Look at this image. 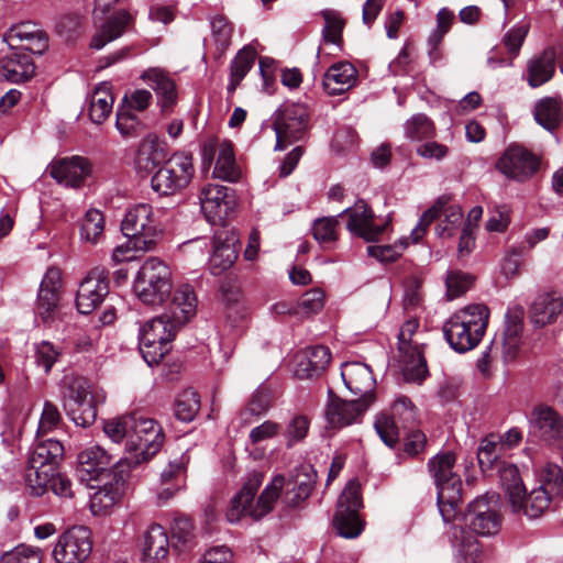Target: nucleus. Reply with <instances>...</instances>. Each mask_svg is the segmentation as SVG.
Returning <instances> with one entry per match:
<instances>
[{
	"instance_id": "obj_1",
	"label": "nucleus",
	"mask_w": 563,
	"mask_h": 563,
	"mask_svg": "<svg viewBox=\"0 0 563 563\" xmlns=\"http://www.w3.org/2000/svg\"><path fill=\"white\" fill-rule=\"evenodd\" d=\"M463 525H454L452 547L456 563H482L484 553L477 538L495 536L501 528L503 517L499 500L495 494L475 498L463 515Z\"/></svg>"
},
{
	"instance_id": "obj_2",
	"label": "nucleus",
	"mask_w": 563,
	"mask_h": 563,
	"mask_svg": "<svg viewBox=\"0 0 563 563\" xmlns=\"http://www.w3.org/2000/svg\"><path fill=\"white\" fill-rule=\"evenodd\" d=\"M263 479L264 474L258 471L246 475L242 488L232 497L227 509L229 522L236 523L244 517L261 520L273 511L286 486V478L283 475L274 476L262 493L256 495Z\"/></svg>"
},
{
	"instance_id": "obj_3",
	"label": "nucleus",
	"mask_w": 563,
	"mask_h": 563,
	"mask_svg": "<svg viewBox=\"0 0 563 563\" xmlns=\"http://www.w3.org/2000/svg\"><path fill=\"white\" fill-rule=\"evenodd\" d=\"M489 319V310L484 305H470L453 313L443 324V334L450 346L465 353L475 349L482 341Z\"/></svg>"
},
{
	"instance_id": "obj_4",
	"label": "nucleus",
	"mask_w": 563,
	"mask_h": 563,
	"mask_svg": "<svg viewBox=\"0 0 563 563\" xmlns=\"http://www.w3.org/2000/svg\"><path fill=\"white\" fill-rule=\"evenodd\" d=\"M455 455L452 452H441L429 463L438 488V506L445 522L456 518V511L462 501V479L455 471Z\"/></svg>"
},
{
	"instance_id": "obj_5",
	"label": "nucleus",
	"mask_w": 563,
	"mask_h": 563,
	"mask_svg": "<svg viewBox=\"0 0 563 563\" xmlns=\"http://www.w3.org/2000/svg\"><path fill=\"white\" fill-rule=\"evenodd\" d=\"M172 272L157 257H148L134 280V292L145 305H162L172 294Z\"/></svg>"
},
{
	"instance_id": "obj_6",
	"label": "nucleus",
	"mask_w": 563,
	"mask_h": 563,
	"mask_svg": "<svg viewBox=\"0 0 563 563\" xmlns=\"http://www.w3.org/2000/svg\"><path fill=\"white\" fill-rule=\"evenodd\" d=\"M121 230L128 239H134V245L141 252L153 250L164 231L155 210L148 203L129 208L121 222Z\"/></svg>"
},
{
	"instance_id": "obj_7",
	"label": "nucleus",
	"mask_w": 563,
	"mask_h": 563,
	"mask_svg": "<svg viewBox=\"0 0 563 563\" xmlns=\"http://www.w3.org/2000/svg\"><path fill=\"white\" fill-rule=\"evenodd\" d=\"M130 438L126 450L131 456H125L131 462V470L141 463L150 461L162 448L164 433L162 427L152 418L142 413H132Z\"/></svg>"
},
{
	"instance_id": "obj_8",
	"label": "nucleus",
	"mask_w": 563,
	"mask_h": 563,
	"mask_svg": "<svg viewBox=\"0 0 563 563\" xmlns=\"http://www.w3.org/2000/svg\"><path fill=\"white\" fill-rule=\"evenodd\" d=\"M63 408L79 427L92 424L97 417L90 383L80 376H65L63 380Z\"/></svg>"
},
{
	"instance_id": "obj_9",
	"label": "nucleus",
	"mask_w": 563,
	"mask_h": 563,
	"mask_svg": "<svg viewBox=\"0 0 563 563\" xmlns=\"http://www.w3.org/2000/svg\"><path fill=\"white\" fill-rule=\"evenodd\" d=\"M419 325V321L411 318L401 325L398 334L399 363L404 379L409 383H421L428 375L423 344L416 338Z\"/></svg>"
},
{
	"instance_id": "obj_10",
	"label": "nucleus",
	"mask_w": 563,
	"mask_h": 563,
	"mask_svg": "<svg viewBox=\"0 0 563 563\" xmlns=\"http://www.w3.org/2000/svg\"><path fill=\"white\" fill-rule=\"evenodd\" d=\"M194 175L191 155L177 152L155 172L151 179V186L159 196H174L189 186Z\"/></svg>"
},
{
	"instance_id": "obj_11",
	"label": "nucleus",
	"mask_w": 563,
	"mask_h": 563,
	"mask_svg": "<svg viewBox=\"0 0 563 563\" xmlns=\"http://www.w3.org/2000/svg\"><path fill=\"white\" fill-rule=\"evenodd\" d=\"M180 328L165 313L147 321L140 330V351L150 365L158 364L168 353Z\"/></svg>"
},
{
	"instance_id": "obj_12",
	"label": "nucleus",
	"mask_w": 563,
	"mask_h": 563,
	"mask_svg": "<svg viewBox=\"0 0 563 563\" xmlns=\"http://www.w3.org/2000/svg\"><path fill=\"white\" fill-rule=\"evenodd\" d=\"M309 128V112L303 103L286 102L273 115L276 134V151H283L291 143L300 141Z\"/></svg>"
},
{
	"instance_id": "obj_13",
	"label": "nucleus",
	"mask_w": 563,
	"mask_h": 563,
	"mask_svg": "<svg viewBox=\"0 0 563 563\" xmlns=\"http://www.w3.org/2000/svg\"><path fill=\"white\" fill-rule=\"evenodd\" d=\"M131 462L128 459L119 460L104 484L90 497V509L93 515L103 516L118 505L126 494Z\"/></svg>"
},
{
	"instance_id": "obj_14",
	"label": "nucleus",
	"mask_w": 563,
	"mask_h": 563,
	"mask_svg": "<svg viewBox=\"0 0 563 563\" xmlns=\"http://www.w3.org/2000/svg\"><path fill=\"white\" fill-rule=\"evenodd\" d=\"M119 0H95L92 10L93 19L103 20L96 34L91 38L90 46L101 49L106 44L119 38L133 22L132 15L124 9L107 14L114 8Z\"/></svg>"
},
{
	"instance_id": "obj_15",
	"label": "nucleus",
	"mask_w": 563,
	"mask_h": 563,
	"mask_svg": "<svg viewBox=\"0 0 563 563\" xmlns=\"http://www.w3.org/2000/svg\"><path fill=\"white\" fill-rule=\"evenodd\" d=\"M362 507L361 487L356 481H350L338 499L334 527L339 534L353 539L361 534L363 523L358 516Z\"/></svg>"
},
{
	"instance_id": "obj_16",
	"label": "nucleus",
	"mask_w": 563,
	"mask_h": 563,
	"mask_svg": "<svg viewBox=\"0 0 563 563\" xmlns=\"http://www.w3.org/2000/svg\"><path fill=\"white\" fill-rule=\"evenodd\" d=\"M91 551V531L84 526H74L58 536L52 558L55 563H84Z\"/></svg>"
},
{
	"instance_id": "obj_17",
	"label": "nucleus",
	"mask_w": 563,
	"mask_h": 563,
	"mask_svg": "<svg viewBox=\"0 0 563 563\" xmlns=\"http://www.w3.org/2000/svg\"><path fill=\"white\" fill-rule=\"evenodd\" d=\"M198 198L201 211L212 224L222 223L235 205L232 190L218 184L203 185L199 190Z\"/></svg>"
},
{
	"instance_id": "obj_18",
	"label": "nucleus",
	"mask_w": 563,
	"mask_h": 563,
	"mask_svg": "<svg viewBox=\"0 0 563 563\" xmlns=\"http://www.w3.org/2000/svg\"><path fill=\"white\" fill-rule=\"evenodd\" d=\"M373 404V397L343 400L329 391L325 418L332 428H343L361 420L363 413Z\"/></svg>"
},
{
	"instance_id": "obj_19",
	"label": "nucleus",
	"mask_w": 563,
	"mask_h": 563,
	"mask_svg": "<svg viewBox=\"0 0 563 563\" xmlns=\"http://www.w3.org/2000/svg\"><path fill=\"white\" fill-rule=\"evenodd\" d=\"M496 167L507 178L525 181L538 170L539 159L523 147L514 145L505 151Z\"/></svg>"
},
{
	"instance_id": "obj_20",
	"label": "nucleus",
	"mask_w": 563,
	"mask_h": 563,
	"mask_svg": "<svg viewBox=\"0 0 563 563\" xmlns=\"http://www.w3.org/2000/svg\"><path fill=\"white\" fill-rule=\"evenodd\" d=\"M109 291L107 273L103 268L96 267L80 282L76 305L80 313L88 314L96 309Z\"/></svg>"
},
{
	"instance_id": "obj_21",
	"label": "nucleus",
	"mask_w": 563,
	"mask_h": 563,
	"mask_svg": "<svg viewBox=\"0 0 563 563\" xmlns=\"http://www.w3.org/2000/svg\"><path fill=\"white\" fill-rule=\"evenodd\" d=\"M47 170L58 184L70 188H79L90 175L91 165L86 157L74 155L52 161Z\"/></svg>"
},
{
	"instance_id": "obj_22",
	"label": "nucleus",
	"mask_w": 563,
	"mask_h": 563,
	"mask_svg": "<svg viewBox=\"0 0 563 563\" xmlns=\"http://www.w3.org/2000/svg\"><path fill=\"white\" fill-rule=\"evenodd\" d=\"M239 239L233 230L221 229L213 235L209 268L212 275H220L229 269L238 257Z\"/></svg>"
},
{
	"instance_id": "obj_23",
	"label": "nucleus",
	"mask_w": 563,
	"mask_h": 563,
	"mask_svg": "<svg viewBox=\"0 0 563 563\" xmlns=\"http://www.w3.org/2000/svg\"><path fill=\"white\" fill-rule=\"evenodd\" d=\"M343 213L349 217L347 230L366 241L376 240L387 225V223L375 224L373 211L362 199L357 200L353 207L346 208Z\"/></svg>"
},
{
	"instance_id": "obj_24",
	"label": "nucleus",
	"mask_w": 563,
	"mask_h": 563,
	"mask_svg": "<svg viewBox=\"0 0 563 563\" xmlns=\"http://www.w3.org/2000/svg\"><path fill=\"white\" fill-rule=\"evenodd\" d=\"M529 423L532 432L543 440L563 444V418L553 408L536 406L529 416Z\"/></svg>"
},
{
	"instance_id": "obj_25",
	"label": "nucleus",
	"mask_w": 563,
	"mask_h": 563,
	"mask_svg": "<svg viewBox=\"0 0 563 563\" xmlns=\"http://www.w3.org/2000/svg\"><path fill=\"white\" fill-rule=\"evenodd\" d=\"M188 461L181 456L169 462L161 472V487L156 493L157 506H163L174 498L186 486Z\"/></svg>"
},
{
	"instance_id": "obj_26",
	"label": "nucleus",
	"mask_w": 563,
	"mask_h": 563,
	"mask_svg": "<svg viewBox=\"0 0 563 563\" xmlns=\"http://www.w3.org/2000/svg\"><path fill=\"white\" fill-rule=\"evenodd\" d=\"M78 472L81 481H96L107 476L112 468H109L112 456L100 445L93 444L85 448L78 453Z\"/></svg>"
},
{
	"instance_id": "obj_27",
	"label": "nucleus",
	"mask_w": 563,
	"mask_h": 563,
	"mask_svg": "<svg viewBox=\"0 0 563 563\" xmlns=\"http://www.w3.org/2000/svg\"><path fill=\"white\" fill-rule=\"evenodd\" d=\"M523 328L522 312L514 311L506 316L505 328L500 336H495L494 342L499 346L500 357L504 363L515 361L522 344L521 332Z\"/></svg>"
},
{
	"instance_id": "obj_28",
	"label": "nucleus",
	"mask_w": 563,
	"mask_h": 563,
	"mask_svg": "<svg viewBox=\"0 0 563 563\" xmlns=\"http://www.w3.org/2000/svg\"><path fill=\"white\" fill-rule=\"evenodd\" d=\"M141 79L156 93L162 113H169L177 103L175 81L163 68L152 67L143 71Z\"/></svg>"
},
{
	"instance_id": "obj_29",
	"label": "nucleus",
	"mask_w": 563,
	"mask_h": 563,
	"mask_svg": "<svg viewBox=\"0 0 563 563\" xmlns=\"http://www.w3.org/2000/svg\"><path fill=\"white\" fill-rule=\"evenodd\" d=\"M197 306L198 299L192 286L180 284L174 289L165 314L181 328L196 316Z\"/></svg>"
},
{
	"instance_id": "obj_30",
	"label": "nucleus",
	"mask_w": 563,
	"mask_h": 563,
	"mask_svg": "<svg viewBox=\"0 0 563 563\" xmlns=\"http://www.w3.org/2000/svg\"><path fill=\"white\" fill-rule=\"evenodd\" d=\"M341 376L351 393L360 395V398L372 396L375 399V379L369 366L361 362H346L341 367Z\"/></svg>"
},
{
	"instance_id": "obj_31",
	"label": "nucleus",
	"mask_w": 563,
	"mask_h": 563,
	"mask_svg": "<svg viewBox=\"0 0 563 563\" xmlns=\"http://www.w3.org/2000/svg\"><path fill=\"white\" fill-rule=\"evenodd\" d=\"M331 352L327 346H310L296 356L294 373L298 378L308 379L319 376L327 368Z\"/></svg>"
},
{
	"instance_id": "obj_32",
	"label": "nucleus",
	"mask_w": 563,
	"mask_h": 563,
	"mask_svg": "<svg viewBox=\"0 0 563 563\" xmlns=\"http://www.w3.org/2000/svg\"><path fill=\"white\" fill-rule=\"evenodd\" d=\"M530 31V22L529 21H520L514 26H511L501 38V43L506 49L508 55L507 58H496L490 55L487 58V64L492 68L497 67H510L515 58H517L520 54L521 47L526 41Z\"/></svg>"
},
{
	"instance_id": "obj_33",
	"label": "nucleus",
	"mask_w": 563,
	"mask_h": 563,
	"mask_svg": "<svg viewBox=\"0 0 563 563\" xmlns=\"http://www.w3.org/2000/svg\"><path fill=\"white\" fill-rule=\"evenodd\" d=\"M356 79V68L349 62H340L328 68L322 79V86L329 96H338L351 89Z\"/></svg>"
},
{
	"instance_id": "obj_34",
	"label": "nucleus",
	"mask_w": 563,
	"mask_h": 563,
	"mask_svg": "<svg viewBox=\"0 0 563 563\" xmlns=\"http://www.w3.org/2000/svg\"><path fill=\"white\" fill-rule=\"evenodd\" d=\"M63 455L64 446L58 440H41V438L36 437V442L27 459V465L33 468L46 467V470H57L58 462Z\"/></svg>"
},
{
	"instance_id": "obj_35",
	"label": "nucleus",
	"mask_w": 563,
	"mask_h": 563,
	"mask_svg": "<svg viewBox=\"0 0 563 563\" xmlns=\"http://www.w3.org/2000/svg\"><path fill=\"white\" fill-rule=\"evenodd\" d=\"M563 309V298L556 291L540 294L530 309V319L536 327L552 323Z\"/></svg>"
},
{
	"instance_id": "obj_36",
	"label": "nucleus",
	"mask_w": 563,
	"mask_h": 563,
	"mask_svg": "<svg viewBox=\"0 0 563 563\" xmlns=\"http://www.w3.org/2000/svg\"><path fill=\"white\" fill-rule=\"evenodd\" d=\"M34 63L30 55L20 49H11L0 62V76L11 82H20L33 76Z\"/></svg>"
},
{
	"instance_id": "obj_37",
	"label": "nucleus",
	"mask_w": 563,
	"mask_h": 563,
	"mask_svg": "<svg viewBox=\"0 0 563 563\" xmlns=\"http://www.w3.org/2000/svg\"><path fill=\"white\" fill-rule=\"evenodd\" d=\"M556 51L550 46L532 57L527 65V81L531 88H537L549 80L555 71Z\"/></svg>"
},
{
	"instance_id": "obj_38",
	"label": "nucleus",
	"mask_w": 563,
	"mask_h": 563,
	"mask_svg": "<svg viewBox=\"0 0 563 563\" xmlns=\"http://www.w3.org/2000/svg\"><path fill=\"white\" fill-rule=\"evenodd\" d=\"M143 555L152 563H161L169 552V540L164 527L151 525L143 534Z\"/></svg>"
},
{
	"instance_id": "obj_39",
	"label": "nucleus",
	"mask_w": 563,
	"mask_h": 563,
	"mask_svg": "<svg viewBox=\"0 0 563 563\" xmlns=\"http://www.w3.org/2000/svg\"><path fill=\"white\" fill-rule=\"evenodd\" d=\"M165 159L164 148L155 134L146 135L139 145L134 166L139 172L150 173Z\"/></svg>"
},
{
	"instance_id": "obj_40",
	"label": "nucleus",
	"mask_w": 563,
	"mask_h": 563,
	"mask_svg": "<svg viewBox=\"0 0 563 563\" xmlns=\"http://www.w3.org/2000/svg\"><path fill=\"white\" fill-rule=\"evenodd\" d=\"M212 176L229 183H236L240 180L242 172L235 162L233 147L230 142H222L219 145L218 157Z\"/></svg>"
},
{
	"instance_id": "obj_41",
	"label": "nucleus",
	"mask_w": 563,
	"mask_h": 563,
	"mask_svg": "<svg viewBox=\"0 0 563 563\" xmlns=\"http://www.w3.org/2000/svg\"><path fill=\"white\" fill-rule=\"evenodd\" d=\"M553 498L555 497L539 486L528 495H526V492L521 494L519 505L511 508L515 512L522 511L529 518H538L548 510Z\"/></svg>"
},
{
	"instance_id": "obj_42",
	"label": "nucleus",
	"mask_w": 563,
	"mask_h": 563,
	"mask_svg": "<svg viewBox=\"0 0 563 563\" xmlns=\"http://www.w3.org/2000/svg\"><path fill=\"white\" fill-rule=\"evenodd\" d=\"M114 98L111 92V85L102 82L90 96L89 117L93 123H102L112 112Z\"/></svg>"
},
{
	"instance_id": "obj_43",
	"label": "nucleus",
	"mask_w": 563,
	"mask_h": 563,
	"mask_svg": "<svg viewBox=\"0 0 563 563\" xmlns=\"http://www.w3.org/2000/svg\"><path fill=\"white\" fill-rule=\"evenodd\" d=\"M455 14L448 8H441L437 13V26L428 37V53L432 62L440 59L439 47L454 23Z\"/></svg>"
},
{
	"instance_id": "obj_44",
	"label": "nucleus",
	"mask_w": 563,
	"mask_h": 563,
	"mask_svg": "<svg viewBox=\"0 0 563 563\" xmlns=\"http://www.w3.org/2000/svg\"><path fill=\"white\" fill-rule=\"evenodd\" d=\"M497 470L500 483L508 496L511 507H517L519 505L520 495L525 493V486L518 467L514 464L503 462Z\"/></svg>"
},
{
	"instance_id": "obj_45",
	"label": "nucleus",
	"mask_w": 563,
	"mask_h": 563,
	"mask_svg": "<svg viewBox=\"0 0 563 563\" xmlns=\"http://www.w3.org/2000/svg\"><path fill=\"white\" fill-rule=\"evenodd\" d=\"M256 53L251 47L238 52L230 65V84L228 89L234 91L254 65Z\"/></svg>"
},
{
	"instance_id": "obj_46",
	"label": "nucleus",
	"mask_w": 563,
	"mask_h": 563,
	"mask_svg": "<svg viewBox=\"0 0 563 563\" xmlns=\"http://www.w3.org/2000/svg\"><path fill=\"white\" fill-rule=\"evenodd\" d=\"M404 133L407 140L420 142L432 139L435 126L424 113H416L404 123Z\"/></svg>"
},
{
	"instance_id": "obj_47",
	"label": "nucleus",
	"mask_w": 563,
	"mask_h": 563,
	"mask_svg": "<svg viewBox=\"0 0 563 563\" xmlns=\"http://www.w3.org/2000/svg\"><path fill=\"white\" fill-rule=\"evenodd\" d=\"M533 114L536 121L548 131H553L562 119L561 107L553 98H544L538 101Z\"/></svg>"
},
{
	"instance_id": "obj_48",
	"label": "nucleus",
	"mask_w": 563,
	"mask_h": 563,
	"mask_svg": "<svg viewBox=\"0 0 563 563\" xmlns=\"http://www.w3.org/2000/svg\"><path fill=\"white\" fill-rule=\"evenodd\" d=\"M56 475V470H46V467L33 468L27 465L25 472V485L31 495L43 496L49 488L52 481Z\"/></svg>"
},
{
	"instance_id": "obj_49",
	"label": "nucleus",
	"mask_w": 563,
	"mask_h": 563,
	"mask_svg": "<svg viewBox=\"0 0 563 563\" xmlns=\"http://www.w3.org/2000/svg\"><path fill=\"white\" fill-rule=\"evenodd\" d=\"M199 408V396L194 389H185L176 398L175 415L181 421L189 422L194 420Z\"/></svg>"
},
{
	"instance_id": "obj_50",
	"label": "nucleus",
	"mask_w": 563,
	"mask_h": 563,
	"mask_svg": "<svg viewBox=\"0 0 563 563\" xmlns=\"http://www.w3.org/2000/svg\"><path fill=\"white\" fill-rule=\"evenodd\" d=\"M43 551L40 548L19 544L0 556V563H42Z\"/></svg>"
},
{
	"instance_id": "obj_51",
	"label": "nucleus",
	"mask_w": 563,
	"mask_h": 563,
	"mask_svg": "<svg viewBox=\"0 0 563 563\" xmlns=\"http://www.w3.org/2000/svg\"><path fill=\"white\" fill-rule=\"evenodd\" d=\"M104 230L103 214L97 209H90L86 212L81 222V238L88 242L97 243Z\"/></svg>"
},
{
	"instance_id": "obj_52",
	"label": "nucleus",
	"mask_w": 563,
	"mask_h": 563,
	"mask_svg": "<svg viewBox=\"0 0 563 563\" xmlns=\"http://www.w3.org/2000/svg\"><path fill=\"white\" fill-rule=\"evenodd\" d=\"M540 487H543L552 496H563V471L559 465L547 464L540 473Z\"/></svg>"
},
{
	"instance_id": "obj_53",
	"label": "nucleus",
	"mask_w": 563,
	"mask_h": 563,
	"mask_svg": "<svg viewBox=\"0 0 563 563\" xmlns=\"http://www.w3.org/2000/svg\"><path fill=\"white\" fill-rule=\"evenodd\" d=\"M131 424H133L131 415L115 417L103 422V432L114 443H121L124 439L128 442Z\"/></svg>"
},
{
	"instance_id": "obj_54",
	"label": "nucleus",
	"mask_w": 563,
	"mask_h": 563,
	"mask_svg": "<svg viewBox=\"0 0 563 563\" xmlns=\"http://www.w3.org/2000/svg\"><path fill=\"white\" fill-rule=\"evenodd\" d=\"M339 220L336 217L317 219L312 225L313 238L323 245L333 244L338 240Z\"/></svg>"
},
{
	"instance_id": "obj_55",
	"label": "nucleus",
	"mask_w": 563,
	"mask_h": 563,
	"mask_svg": "<svg viewBox=\"0 0 563 563\" xmlns=\"http://www.w3.org/2000/svg\"><path fill=\"white\" fill-rule=\"evenodd\" d=\"M212 38L217 49L223 53L231 44L233 26L222 15H216L210 20Z\"/></svg>"
},
{
	"instance_id": "obj_56",
	"label": "nucleus",
	"mask_w": 563,
	"mask_h": 563,
	"mask_svg": "<svg viewBox=\"0 0 563 563\" xmlns=\"http://www.w3.org/2000/svg\"><path fill=\"white\" fill-rule=\"evenodd\" d=\"M325 25L322 31L323 38L327 43L339 44L342 38V31L344 27V20L340 13L334 10H323L321 12Z\"/></svg>"
},
{
	"instance_id": "obj_57",
	"label": "nucleus",
	"mask_w": 563,
	"mask_h": 563,
	"mask_svg": "<svg viewBox=\"0 0 563 563\" xmlns=\"http://www.w3.org/2000/svg\"><path fill=\"white\" fill-rule=\"evenodd\" d=\"M310 427L309 419L303 415L294 416L287 423L284 430L286 445L294 446L296 443L301 442L308 434Z\"/></svg>"
},
{
	"instance_id": "obj_58",
	"label": "nucleus",
	"mask_w": 563,
	"mask_h": 563,
	"mask_svg": "<svg viewBox=\"0 0 563 563\" xmlns=\"http://www.w3.org/2000/svg\"><path fill=\"white\" fill-rule=\"evenodd\" d=\"M498 449L499 444L488 438L481 442L477 460L482 471L497 468L504 462L498 459Z\"/></svg>"
},
{
	"instance_id": "obj_59",
	"label": "nucleus",
	"mask_w": 563,
	"mask_h": 563,
	"mask_svg": "<svg viewBox=\"0 0 563 563\" xmlns=\"http://www.w3.org/2000/svg\"><path fill=\"white\" fill-rule=\"evenodd\" d=\"M37 30V25L31 22L19 23L5 32L4 41L11 49H19Z\"/></svg>"
},
{
	"instance_id": "obj_60",
	"label": "nucleus",
	"mask_w": 563,
	"mask_h": 563,
	"mask_svg": "<svg viewBox=\"0 0 563 563\" xmlns=\"http://www.w3.org/2000/svg\"><path fill=\"white\" fill-rule=\"evenodd\" d=\"M269 407L271 402L268 396L258 391L252 396L251 400L240 412L239 417L243 424H249L253 421V419L264 415Z\"/></svg>"
},
{
	"instance_id": "obj_61",
	"label": "nucleus",
	"mask_w": 563,
	"mask_h": 563,
	"mask_svg": "<svg viewBox=\"0 0 563 563\" xmlns=\"http://www.w3.org/2000/svg\"><path fill=\"white\" fill-rule=\"evenodd\" d=\"M445 219L437 225V234L441 238H450L460 227L463 219V211L460 206L452 205L444 209Z\"/></svg>"
},
{
	"instance_id": "obj_62",
	"label": "nucleus",
	"mask_w": 563,
	"mask_h": 563,
	"mask_svg": "<svg viewBox=\"0 0 563 563\" xmlns=\"http://www.w3.org/2000/svg\"><path fill=\"white\" fill-rule=\"evenodd\" d=\"M375 429L382 441L389 448H394L399 440V431L394 418L380 416L375 421Z\"/></svg>"
},
{
	"instance_id": "obj_63",
	"label": "nucleus",
	"mask_w": 563,
	"mask_h": 563,
	"mask_svg": "<svg viewBox=\"0 0 563 563\" xmlns=\"http://www.w3.org/2000/svg\"><path fill=\"white\" fill-rule=\"evenodd\" d=\"M404 306L406 309H413L422 303V280L419 277H408L404 284Z\"/></svg>"
},
{
	"instance_id": "obj_64",
	"label": "nucleus",
	"mask_w": 563,
	"mask_h": 563,
	"mask_svg": "<svg viewBox=\"0 0 563 563\" xmlns=\"http://www.w3.org/2000/svg\"><path fill=\"white\" fill-rule=\"evenodd\" d=\"M406 239L399 240L393 245H372L368 246V254L380 262H394L407 247Z\"/></svg>"
}]
</instances>
